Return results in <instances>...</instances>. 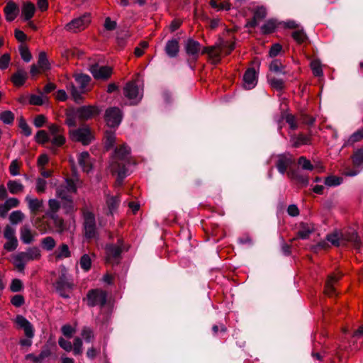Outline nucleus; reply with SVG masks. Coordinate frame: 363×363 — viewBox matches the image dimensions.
<instances>
[{
  "instance_id": "1",
  "label": "nucleus",
  "mask_w": 363,
  "mask_h": 363,
  "mask_svg": "<svg viewBox=\"0 0 363 363\" xmlns=\"http://www.w3.org/2000/svg\"><path fill=\"white\" fill-rule=\"evenodd\" d=\"M130 154V148L126 144H123L114 149V160L112 162L111 167L112 173L117 174L116 182L118 184H121L128 175L126 164L130 162L128 159Z\"/></svg>"
},
{
  "instance_id": "2",
  "label": "nucleus",
  "mask_w": 363,
  "mask_h": 363,
  "mask_svg": "<svg viewBox=\"0 0 363 363\" xmlns=\"http://www.w3.org/2000/svg\"><path fill=\"white\" fill-rule=\"evenodd\" d=\"M184 48L187 55L186 63L192 70H194L201 55V45L199 41L190 38L185 41Z\"/></svg>"
},
{
  "instance_id": "3",
  "label": "nucleus",
  "mask_w": 363,
  "mask_h": 363,
  "mask_svg": "<svg viewBox=\"0 0 363 363\" xmlns=\"http://www.w3.org/2000/svg\"><path fill=\"white\" fill-rule=\"evenodd\" d=\"M74 79L77 84L79 86L81 91H79L77 88L73 84H72L70 86V94L73 100L77 104H81L84 100L82 94L85 92V89L91 82V78L89 75L86 74H78L74 76Z\"/></svg>"
},
{
  "instance_id": "4",
  "label": "nucleus",
  "mask_w": 363,
  "mask_h": 363,
  "mask_svg": "<svg viewBox=\"0 0 363 363\" xmlns=\"http://www.w3.org/2000/svg\"><path fill=\"white\" fill-rule=\"evenodd\" d=\"M123 113L122 111L116 106L108 108L104 113V121L106 125L111 129L116 130L122 122Z\"/></svg>"
},
{
  "instance_id": "5",
  "label": "nucleus",
  "mask_w": 363,
  "mask_h": 363,
  "mask_svg": "<svg viewBox=\"0 0 363 363\" xmlns=\"http://www.w3.org/2000/svg\"><path fill=\"white\" fill-rule=\"evenodd\" d=\"M101 108L95 105L82 106L74 109V114L82 121H86L98 116Z\"/></svg>"
},
{
  "instance_id": "6",
  "label": "nucleus",
  "mask_w": 363,
  "mask_h": 363,
  "mask_svg": "<svg viewBox=\"0 0 363 363\" xmlns=\"http://www.w3.org/2000/svg\"><path fill=\"white\" fill-rule=\"evenodd\" d=\"M69 134L72 140L80 142L84 145H89L94 138L90 128L87 125L70 130Z\"/></svg>"
},
{
  "instance_id": "7",
  "label": "nucleus",
  "mask_w": 363,
  "mask_h": 363,
  "mask_svg": "<svg viewBox=\"0 0 363 363\" xmlns=\"http://www.w3.org/2000/svg\"><path fill=\"white\" fill-rule=\"evenodd\" d=\"M106 301L107 294L101 289H91L86 294V304L89 307H94L97 305L104 306Z\"/></svg>"
},
{
  "instance_id": "8",
  "label": "nucleus",
  "mask_w": 363,
  "mask_h": 363,
  "mask_svg": "<svg viewBox=\"0 0 363 363\" xmlns=\"http://www.w3.org/2000/svg\"><path fill=\"white\" fill-rule=\"evenodd\" d=\"M84 236L86 239L92 240L97 235L95 216L92 212H86L84 214Z\"/></svg>"
},
{
  "instance_id": "9",
  "label": "nucleus",
  "mask_w": 363,
  "mask_h": 363,
  "mask_svg": "<svg viewBox=\"0 0 363 363\" xmlns=\"http://www.w3.org/2000/svg\"><path fill=\"white\" fill-rule=\"evenodd\" d=\"M91 22L90 13H85L82 16L74 18L65 26L67 30L77 32L84 30Z\"/></svg>"
},
{
  "instance_id": "10",
  "label": "nucleus",
  "mask_w": 363,
  "mask_h": 363,
  "mask_svg": "<svg viewBox=\"0 0 363 363\" xmlns=\"http://www.w3.org/2000/svg\"><path fill=\"white\" fill-rule=\"evenodd\" d=\"M56 291L64 298H69V295L66 290L71 291L73 288V284L69 282L67 278L65 273H62L57 279L54 284Z\"/></svg>"
},
{
  "instance_id": "11",
  "label": "nucleus",
  "mask_w": 363,
  "mask_h": 363,
  "mask_svg": "<svg viewBox=\"0 0 363 363\" xmlns=\"http://www.w3.org/2000/svg\"><path fill=\"white\" fill-rule=\"evenodd\" d=\"M89 72L96 79L107 80L112 74V68L108 66H99L98 63L89 66Z\"/></svg>"
},
{
  "instance_id": "12",
  "label": "nucleus",
  "mask_w": 363,
  "mask_h": 363,
  "mask_svg": "<svg viewBox=\"0 0 363 363\" xmlns=\"http://www.w3.org/2000/svg\"><path fill=\"white\" fill-rule=\"evenodd\" d=\"M277 157L278 159L275 164L276 167L280 174H284L287 169L294 164V159L289 152L279 154L277 155Z\"/></svg>"
},
{
  "instance_id": "13",
  "label": "nucleus",
  "mask_w": 363,
  "mask_h": 363,
  "mask_svg": "<svg viewBox=\"0 0 363 363\" xmlns=\"http://www.w3.org/2000/svg\"><path fill=\"white\" fill-rule=\"evenodd\" d=\"M123 94L128 99L133 101L130 103L131 105H136L142 99V96H140L137 100L139 95V88L135 81H130L125 84L123 87Z\"/></svg>"
},
{
  "instance_id": "14",
  "label": "nucleus",
  "mask_w": 363,
  "mask_h": 363,
  "mask_svg": "<svg viewBox=\"0 0 363 363\" xmlns=\"http://www.w3.org/2000/svg\"><path fill=\"white\" fill-rule=\"evenodd\" d=\"M40 250L37 247H28L26 252H18L15 257V261H30L40 259Z\"/></svg>"
},
{
  "instance_id": "15",
  "label": "nucleus",
  "mask_w": 363,
  "mask_h": 363,
  "mask_svg": "<svg viewBox=\"0 0 363 363\" xmlns=\"http://www.w3.org/2000/svg\"><path fill=\"white\" fill-rule=\"evenodd\" d=\"M15 323L19 328L23 330L26 337H34L35 329L33 325L22 315H17Z\"/></svg>"
},
{
  "instance_id": "16",
  "label": "nucleus",
  "mask_w": 363,
  "mask_h": 363,
  "mask_svg": "<svg viewBox=\"0 0 363 363\" xmlns=\"http://www.w3.org/2000/svg\"><path fill=\"white\" fill-rule=\"evenodd\" d=\"M257 72L254 67L247 69L243 74V86L245 89H252L257 83Z\"/></svg>"
},
{
  "instance_id": "17",
  "label": "nucleus",
  "mask_w": 363,
  "mask_h": 363,
  "mask_svg": "<svg viewBox=\"0 0 363 363\" xmlns=\"http://www.w3.org/2000/svg\"><path fill=\"white\" fill-rule=\"evenodd\" d=\"M267 16V10L263 6H257L253 11V18L247 22L245 28H255L258 25V21L263 20Z\"/></svg>"
},
{
  "instance_id": "18",
  "label": "nucleus",
  "mask_w": 363,
  "mask_h": 363,
  "mask_svg": "<svg viewBox=\"0 0 363 363\" xmlns=\"http://www.w3.org/2000/svg\"><path fill=\"white\" fill-rule=\"evenodd\" d=\"M342 240L343 245H346L347 242H351L355 248L359 249L362 246L361 238L354 230L342 233Z\"/></svg>"
},
{
  "instance_id": "19",
  "label": "nucleus",
  "mask_w": 363,
  "mask_h": 363,
  "mask_svg": "<svg viewBox=\"0 0 363 363\" xmlns=\"http://www.w3.org/2000/svg\"><path fill=\"white\" fill-rule=\"evenodd\" d=\"M19 11L18 6L14 1L7 2L4 8L6 20L9 22L13 21L18 15Z\"/></svg>"
},
{
  "instance_id": "20",
  "label": "nucleus",
  "mask_w": 363,
  "mask_h": 363,
  "mask_svg": "<svg viewBox=\"0 0 363 363\" xmlns=\"http://www.w3.org/2000/svg\"><path fill=\"white\" fill-rule=\"evenodd\" d=\"M20 201L16 198L7 199L4 203L0 204V217L5 218L7 216L8 212L13 208H16L19 206Z\"/></svg>"
},
{
  "instance_id": "21",
  "label": "nucleus",
  "mask_w": 363,
  "mask_h": 363,
  "mask_svg": "<svg viewBox=\"0 0 363 363\" xmlns=\"http://www.w3.org/2000/svg\"><path fill=\"white\" fill-rule=\"evenodd\" d=\"M28 77V72L22 68H18L11 77V81L15 86L20 87L24 85Z\"/></svg>"
},
{
  "instance_id": "22",
  "label": "nucleus",
  "mask_w": 363,
  "mask_h": 363,
  "mask_svg": "<svg viewBox=\"0 0 363 363\" xmlns=\"http://www.w3.org/2000/svg\"><path fill=\"white\" fill-rule=\"evenodd\" d=\"M164 51L167 55L171 58L176 57L179 52V40L173 38L166 43Z\"/></svg>"
},
{
  "instance_id": "23",
  "label": "nucleus",
  "mask_w": 363,
  "mask_h": 363,
  "mask_svg": "<svg viewBox=\"0 0 363 363\" xmlns=\"http://www.w3.org/2000/svg\"><path fill=\"white\" fill-rule=\"evenodd\" d=\"M287 176L291 179L296 181L301 187H306L308 185V177L301 174L297 170L294 169H289L287 172Z\"/></svg>"
},
{
  "instance_id": "24",
  "label": "nucleus",
  "mask_w": 363,
  "mask_h": 363,
  "mask_svg": "<svg viewBox=\"0 0 363 363\" xmlns=\"http://www.w3.org/2000/svg\"><path fill=\"white\" fill-rule=\"evenodd\" d=\"M106 203L108 208L106 215L113 216L119 207L121 198L119 196H108L106 200Z\"/></svg>"
},
{
  "instance_id": "25",
  "label": "nucleus",
  "mask_w": 363,
  "mask_h": 363,
  "mask_svg": "<svg viewBox=\"0 0 363 363\" xmlns=\"http://www.w3.org/2000/svg\"><path fill=\"white\" fill-rule=\"evenodd\" d=\"M78 162L84 172L89 173L92 169L90 155L87 151H84L79 154Z\"/></svg>"
},
{
  "instance_id": "26",
  "label": "nucleus",
  "mask_w": 363,
  "mask_h": 363,
  "mask_svg": "<svg viewBox=\"0 0 363 363\" xmlns=\"http://www.w3.org/2000/svg\"><path fill=\"white\" fill-rule=\"evenodd\" d=\"M116 134L115 130H112L111 129H108L104 131V149L106 151L112 149L116 143Z\"/></svg>"
},
{
  "instance_id": "27",
  "label": "nucleus",
  "mask_w": 363,
  "mask_h": 363,
  "mask_svg": "<svg viewBox=\"0 0 363 363\" xmlns=\"http://www.w3.org/2000/svg\"><path fill=\"white\" fill-rule=\"evenodd\" d=\"M35 235H36V233H33L28 225L22 226L20 229V239L24 244L32 243Z\"/></svg>"
},
{
  "instance_id": "28",
  "label": "nucleus",
  "mask_w": 363,
  "mask_h": 363,
  "mask_svg": "<svg viewBox=\"0 0 363 363\" xmlns=\"http://www.w3.org/2000/svg\"><path fill=\"white\" fill-rule=\"evenodd\" d=\"M313 231V228L306 223L301 222L299 225V230L297 232V238H294L292 240H295L297 238L306 240L309 238Z\"/></svg>"
},
{
  "instance_id": "29",
  "label": "nucleus",
  "mask_w": 363,
  "mask_h": 363,
  "mask_svg": "<svg viewBox=\"0 0 363 363\" xmlns=\"http://www.w3.org/2000/svg\"><path fill=\"white\" fill-rule=\"evenodd\" d=\"M26 201L28 202V208L33 214H36L43 207V201L38 199H31L29 196L26 197Z\"/></svg>"
},
{
  "instance_id": "30",
  "label": "nucleus",
  "mask_w": 363,
  "mask_h": 363,
  "mask_svg": "<svg viewBox=\"0 0 363 363\" xmlns=\"http://www.w3.org/2000/svg\"><path fill=\"white\" fill-rule=\"evenodd\" d=\"M106 250L107 255L110 259H118L121 257V255L122 253V248L113 244L108 245L106 246Z\"/></svg>"
},
{
  "instance_id": "31",
  "label": "nucleus",
  "mask_w": 363,
  "mask_h": 363,
  "mask_svg": "<svg viewBox=\"0 0 363 363\" xmlns=\"http://www.w3.org/2000/svg\"><path fill=\"white\" fill-rule=\"evenodd\" d=\"M35 11V5L31 2H27L23 4L22 8V16L25 21H29L34 15Z\"/></svg>"
},
{
  "instance_id": "32",
  "label": "nucleus",
  "mask_w": 363,
  "mask_h": 363,
  "mask_svg": "<svg viewBox=\"0 0 363 363\" xmlns=\"http://www.w3.org/2000/svg\"><path fill=\"white\" fill-rule=\"evenodd\" d=\"M352 161L355 168L363 166V147L354 152L352 155Z\"/></svg>"
},
{
  "instance_id": "33",
  "label": "nucleus",
  "mask_w": 363,
  "mask_h": 363,
  "mask_svg": "<svg viewBox=\"0 0 363 363\" xmlns=\"http://www.w3.org/2000/svg\"><path fill=\"white\" fill-rule=\"evenodd\" d=\"M7 187L9 192L12 194H16L23 191L24 186L17 180H9Z\"/></svg>"
},
{
  "instance_id": "34",
  "label": "nucleus",
  "mask_w": 363,
  "mask_h": 363,
  "mask_svg": "<svg viewBox=\"0 0 363 363\" xmlns=\"http://www.w3.org/2000/svg\"><path fill=\"white\" fill-rule=\"evenodd\" d=\"M277 28V21L275 19L267 20L261 27V31L264 35H268L274 32Z\"/></svg>"
},
{
  "instance_id": "35",
  "label": "nucleus",
  "mask_w": 363,
  "mask_h": 363,
  "mask_svg": "<svg viewBox=\"0 0 363 363\" xmlns=\"http://www.w3.org/2000/svg\"><path fill=\"white\" fill-rule=\"evenodd\" d=\"M338 278L334 275H330L325 285V293L328 296H332L335 294V289L333 285V282L337 281Z\"/></svg>"
},
{
  "instance_id": "36",
  "label": "nucleus",
  "mask_w": 363,
  "mask_h": 363,
  "mask_svg": "<svg viewBox=\"0 0 363 363\" xmlns=\"http://www.w3.org/2000/svg\"><path fill=\"white\" fill-rule=\"evenodd\" d=\"M38 65L43 71L50 69V64L48 60L45 52H40L38 55Z\"/></svg>"
},
{
  "instance_id": "37",
  "label": "nucleus",
  "mask_w": 363,
  "mask_h": 363,
  "mask_svg": "<svg viewBox=\"0 0 363 363\" xmlns=\"http://www.w3.org/2000/svg\"><path fill=\"white\" fill-rule=\"evenodd\" d=\"M71 256L69 247L67 244H62L58 250L55 252V257L57 259H62L63 258H67Z\"/></svg>"
},
{
  "instance_id": "38",
  "label": "nucleus",
  "mask_w": 363,
  "mask_h": 363,
  "mask_svg": "<svg viewBox=\"0 0 363 363\" xmlns=\"http://www.w3.org/2000/svg\"><path fill=\"white\" fill-rule=\"evenodd\" d=\"M267 81L271 87L277 91H282L284 88V82L281 79H277L274 77H267Z\"/></svg>"
},
{
  "instance_id": "39",
  "label": "nucleus",
  "mask_w": 363,
  "mask_h": 363,
  "mask_svg": "<svg viewBox=\"0 0 363 363\" xmlns=\"http://www.w3.org/2000/svg\"><path fill=\"white\" fill-rule=\"evenodd\" d=\"M25 218L24 213L20 211H14L9 216V221L12 225H17L21 223Z\"/></svg>"
},
{
  "instance_id": "40",
  "label": "nucleus",
  "mask_w": 363,
  "mask_h": 363,
  "mask_svg": "<svg viewBox=\"0 0 363 363\" xmlns=\"http://www.w3.org/2000/svg\"><path fill=\"white\" fill-rule=\"evenodd\" d=\"M40 243L42 248L46 251L52 250L56 245V242L55 239L50 236H48L43 238L41 240Z\"/></svg>"
},
{
  "instance_id": "41",
  "label": "nucleus",
  "mask_w": 363,
  "mask_h": 363,
  "mask_svg": "<svg viewBox=\"0 0 363 363\" xmlns=\"http://www.w3.org/2000/svg\"><path fill=\"white\" fill-rule=\"evenodd\" d=\"M284 66L278 59L274 60L269 65V70L277 74H284L286 72L284 71Z\"/></svg>"
},
{
  "instance_id": "42",
  "label": "nucleus",
  "mask_w": 363,
  "mask_h": 363,
  "mask_svg": "<svg viewBox=\"0 0 363 363\" xmlns=\"http://www.w3.org/2000/svg\"><path fill=\"white\" fill-rule=\"evenodd\" d=\"M291 37L298 44H302L308 39V36L303 29L292 32Z\"/></svg>"
},
{
  "instance_id": "43",
  "label": "nucleus",
  "mask_w": 363,
  "mask_h": 363,
  "mask_svg": "<svg viewBox=\"0 0 363 363\" xmlns=\"http://www.w3.org/2000/svg\"><path fill=\"white\" fill-rule=\"evenodd\" d=\"M343 179L340 177L330 175L325 179V184L328 186H337L342 183Z\"/></svg>"
},
{
  "instance_id": "44",
  "label": "nucleus",
  "mask_w": 363,
  "mask_h": 363,
  "mask_svg": "<svg viewBox=\"0 0 363 363\" xmlns=\"http://www.w3.org/2000/svg\"><path fill=\"white\" fill-rule=\"evenodd\" d=\"M18 127L21 129L23 134L28 137L32 134V130L26 123V121L23 116L18 118Z\"/></svg>"
},
{
  "instance_id": "45",
  "label": "nucleus",
  "mask_w": 363,
  "mask_h": 363,
  "mask_svg": "<svg viewBox=\"0 0 363 363\" xmlns=\"http://www.w3.org/2000/svg\"><path fill=\"white\" fill-rule=\"evenodd\" d=\"M311 68L312 69L313 74L315 77H322L323 75V72L322 69V66L320 62L318 60H314L311 62Z\"/></svg>"
},
{
  "instance_id": "46",
  "label": "nucleus",
  "mask_w": 363,
  "mask_h": 363,
  "mask_svg": "<svg viewBox=\"0 0 363 363\" xmlns=\"http://www.w3.org/2000/svg\"><path fill=\"white\" fill-rule=\"evenodd\" d=\"M294 140L293 147L297 148L302 145H307L310 141V138L303 133H300L297 137H295Z\"/></svg>"
},
{
  "instance_id": "47",
  "label": "nucleus",
  "mask_w": 363,
  "mask_h": 363,
  "mask_svg": "<svg viewBox=\"0 0 363 363\" xmlns=\"http://www.w3.org/2000/svg\"><path fill=\"white\" fill-rule=\"evenodd\" d=\"M14 118V114L11 111H4L0 113V120L7 125L12 124Z\"/></svg>"
},
{
  "instance_id": "48",
  "label": "nucleus",
  "mask_w": 363,
  "mask_h": 363,
  "mask_svg": "<svg viewBox=\"0 0 363 363\" xmlns=\"http://www.w3.org/2000/svg\"><path fill=\"white\" fill-rule=\"evenodd\" d=\"M18 50L21 55V58L23 60L26 62H28L32 59V55L30 52L29 51V49L27 46L24 45H21L18 47Z\"/></svg>"
},
{
  "instance_id": "49",
  "label": "nucleus",
  "mask_w": 363,
  "mask_h": 363,
  "mask_svg": "<svg viewBox=\"0 0 363 363\" xmlns=\"http://www.w3.org/2000/svg\"><path fill=\"white\" fill-rule=\"evenodd\" d=\"M327 240L334 246L339 247L343 245L342 234L340 235L337 233L329 234L327 235Z\"/></svg>"
},
{
  "instance_id": "50",
  "label": "nucleus",
  "mask_w": 363,
  "mask_h": 363,
  "mask_svg": "<svg viewBox=\"0 0 363 363\" xmlns=\"http://www.w3.org/2000/svg\"><path fill=\"white\" fill-rule=\"evenodd\" d=\"M24 286L23 281L19 279H13L11 281V283L9 286V289L11 291L16 293L21 292L23 290Z\"/></svg>"
},
{
  "instance_id": "51",
  "label": "nucleus",
  "mask_w": 363,
  "mask_h": 363,
  "mask_svg": "<svg viewBox=\"0 0 363 363\" xmlns=\"http://www.w3.org/2000/svg\"><path fill=\"white\" fill-rule=\"evenodd\" d=\"M52 352L51 351L50 347L48 345H45L38 355L39 362L44 363V360L46 358L50 357L52 355Z\"/></svg>"
},
{
  "instance_id": "52",
  "label": "nucleus",
  "mask_w": 363,
  "mask_h": 363,
  "mask_svg": "<svg viewBox=\"0 0 363 363\" xmlns=\"http://www.w3.org/2000/svg\"><path fill=\"white\" fill-rule=\"evenodd\" d=\"M80 266L85 272H88L91 267V260L89 255L84 254L80 258Z\"/></svg>"
},
{
  "instance_id": "53",
  "label": "nucleus",
  "mask_w": 363,
  "mask_h": 363,
  "mask_svg": "<svg viewBox=\"0 0 363 363\" xmlns=\"http://www.w3.org/2000/svg\"><path fill=\"white\" fill-rule=\"evenodd\" d=\"M35 138V141L40 144H45L50 140V137L44 130H38Z\"/></svg>"
},
{
  "instance_id": "54",
  "label": "nucleus",
  "mask_w": 363,
  "mask_h": 363,
  "mask_svg": "<svg viewBox=\"0 0 363 363\" xmlns=\"http://www.w3.org/2000/svg\"><path fill=\"white\" fill-rule=\"evenodd\" d=\"M298 164L304 170L312 171L314 169V166L311 164V161L304 156L298 158Z\"/></svg>"
},
{
  "instance_id": "55",
  "label": "nucleus",
  "mask_w": 363,
  "mask_h": 363,
  "mask_svg": "<svg viewBox=\"0 0 363 363\" xmlns=\"http://www.w3.org/2000/svg\"><path fill=\"white\" fill-rule=\"evenodd\" d=\"M73 354L74 356L79 355L82 353V340L80 337H75L72 345Z\"/></svg>"
},
{
  "instance_id": "56",
  "label": "nucleus",
  "mask_w": 363,
  "mask_h": 363,
  "mask_svg": "<svg viewBox=\"0 0 363 363\" xmlns=\"http://www.w3.org/2000/svg\"><path fill=\"white\" fill-rule=\"evenodd\" d=\"M362 139H363V128L359 129L352 134L347 143V145H352L354 143L361 140Z\"/></svg>"
},
{
  "instance_id": "57",
  "label": "nucleus",
  "mask_w": 363,
  "mask_h": 363,
  "mask_svg": "<svg viewBox=\"0 0 363 363\" xmlns=\"http://www.w3.org/2000/svg\"><path fill=\"white\" fill-rule=\"evenodd\" d=\"M215 46H206L201 48V55H208L209 57H218L219 55L215 53Z\"/></svg>"
},
{
  "instance_id": "58",
  "label": "nucleus",
  "mask_w": 363,
  "mask_h": 363,
  "mask_svg": "<svg viewBox=\"0 0 363 363\" xmlns=\"http://www.w3.org/2000/svg\"><path fill=\"white\" fill-rule=\"evenodd\" d=\"M11 303L13 306L20 308L25 304V298L23 295L16 294L11 297Z\"/></svg>"
},
{
  "instance_id": "59",
  "label": "nucleus",
  "mask_w": 363,
  "mask_h": 363,
  "mask_svg": "<svg viewBox=\"0 0 363 363\" xmlns=\"http://www.w3.org/2000/svg\"><path fill=\"white\" fill-rule=\"evenodd\" d=\"M18 242L17 238L9 239L4 244V247L8 252L14 251L18 247Z\"/></svg>"
},
{
  "instance_id": "60",
  "label": "nucleus",
  "mask_w": 363,
  "mask_h": 363,
  "mask_svg": "<svg viewBox=\"0 0 363 363\" xmlns=\"http://www.w3.org/2000/svg\"><path fill=\"white\" fill-rule=\"evenodd\" d=\"M11 57L9 53H4L0 57V69H6L10 63Z\"/></svg>"
},
{
  "instance_id": "61",
  "label": "nucleus",
  "mask_w": 363,
  "mask_h": 363,
  "mask_svg": "<svg viewBox=\"0 0 363 363\" xmlns=\"http://www.w3.org/2000/svg\"><path fill=\"white\" fill-rule=\"evenodd\" d=\"M68 193L67 188H64L63 186H61L56 189V195L58 198L61 199L62 201L72 197Z\"/></svg>"
},
{
  "instance_id": "62",
  "label": "nucleus",
  "mask_w": 363,
  "mask_h": 363,
  "mask_svg": "<svg viewBox=\"0 0 363 363\" xmlns=\"http://www.w3.org/2000/svg\"><path fill=\"white\" fill-rule=\"evenodd\" d=\"M61 331H62L63 335H65L66 337L71 338L72 337L73 334L74 333L75 330L70 325L66 324L62 327Z\"/></svg>"
},
{
  "instance_id": "63",
  "label": "nucleus",
  "mask_w": 363,
  "mask_h": 363,
  "mask_svg": "<svg viewBox=\"0 0 363 363\" xmlns=\"http://www.w3.org/2000/svg\"><path fill=\"white\" fill-rule=\"evenodd\" d=\"M82 336L86 342H90L94 338L93 331L87 327H84L82 331Z\"/></svg>"
},
{
  "instance_id": "64",
  "label": "nucleus",
  "mask_w": 363,
  "mask_h": 363,
  "mask_svg": "<svg viewBox=\"0 0 363 363\" xmlns=\"http://www.w3.org/2000/svg\"><path fill=\"white\" fill-rule=\"evenodd\" d=\"M282 50V46L279 43H275L272 45L269 51L270 57H277Z\"/></svg>"
}]
</instances>
